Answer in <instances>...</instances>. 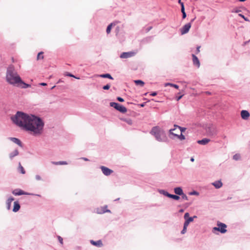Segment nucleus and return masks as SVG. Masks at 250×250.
Listing matches in <instances>:
<instances>
[{
	"label": "nucleus",
	"instance_id": "nucleus-1",
	"mask_svg": "<svg viewBox=\"0 0 250 250\" xmlns=\"http://www.w3.org/2000/svg\"><path fill=\"white\" fill-rule=\"evenodd\" d=\"M11 120L14 124L34 135H39L42 132L43 123L40 118L34 115L18 111L11 117Z\"/></svg>",
	"mask_w": 250,
	"mask_h": 250
},
{
	"label": "nucleus",
	"instance_id": "nucleus-2",
	"mask_svg": "<svg viewBox=\"0 0 250 250\" xmlns=\"http://www.w3.org/2000/svg\"><path fill=\"white\" fill-rule=\"evenodd\" d=\"M6 80L7 82L14 86H19L21 79L15 69L13 65H10L7 68Z\"/></svg>",
	"mask_w": 250,
	"mask_h": 250
},
{
	"label": "nucleus",
	"instance_id": "nucleus-3",
	"mask_svg": "<svg viewBox=\"0 0 250 250\" xmlns=\"http://www.w3.org/2000/svg\"><path fill=\"white\" fill-rule=\"evenodd\" d=\"M151 133L154 135L156 139L159 141H165L167 138L164 131L159 127L155 126L152 128Z\"/></svg>",
	"mask_w": 250,
	"mask_h": 250
},
{
	"label": "nucleus",
	"instance_id": "nucleus-4",
	"mask_svg": "<svg viewBox=\"0 0 250 250\" xmlns=\"http://www.w3.org/2000/svg\"><path fill=\"white\" fill-rule=\"evenodd\" d=\"M218 227H214L212 229V231L215 232V231H219L222 233H224L227 232V225L224 223L221 222H217Z\"/></svg>",
	"mask_w": 250,
	"mask_h": 250
},
{
	"label": "nucleus",
	"instance_id": "nucleus-5",
	"mask_svg": "<svg viewBox=\"0 0 250 250\" xmlns=\"http://www.w3.org/2000/svg\"><path fill=\"white\" fill-rule=\"evenodd\" d=\"M110 105L121 113H124L127 111V109L125 107L118 103L111 102L110 103Z\"/></svg>",
	"mask_w": 250,
	"mask_h": 250
},
{
	"label": "nucleus",
	"instance_id": "nucleus-6",
	"mask_svg": "<svg viewBox=\"0 0 250 250\" xmlns=\"http://www.w3.org/2000/svg\"><path fill=\"white\" fill-rule=\"evenodd\" d=\"M136 53L134 51L123 52L120 55V57L122 59H127L134 56Z\"/></svg>",
	"mask_w": 250,
	"mask_h": 250
},
{
	"label": "nucleus",
	"instance_id": "nucleus-7",
	"mask_svg": "<svg viewBox=\"0 0 250 250\" xmlns=\"http://www.w3.org/2000/svg\"><path fill=\"white\" fill-rule=\"evenodd\" d=\"M191 25L190 23H188L185 24L180 29V32H181V34L184 35V34L187 33L189 31V30L191 27Z\"/></svg>",
	"mask_w": 250,
	"mask_h": 250
},
{
	"label": "nucleus",
	"instance_id": "nucleus-8",
	"mask_svg": "<svg viewBox=\"0 0 250 250\" xmlns=\"http://www.w3.org/2000/svg\"><path fill=\"white\" fill-rule=\"evenodd\" d=\"M101 169L104 175L109 176L113 173V170L104 166H101Z\"/></svg>",
	"mask_w": 250,
	"mask_h": 250
},
{
	"label": "nucleus",
	"instance_id": "nucleus-9",
	"mask_svg": "<svg viewBox=\"0 0 250 250\" xmlns=\"http://www.w3.org/2000/svg\"><path fill=\"white\" fill-rule=\"evenodd\" d=\"M12 193L15 195H29L24 191L20 189H15L12 191Z\"/></svg>",
	"mask_w": 250,
	"mask_h": 250
},
{
	"label": "nucleus",
	"instance_id": "nucleus-10",
	"mask_svg": "<svg viewBox=\"0 0 250 250\" xmlns=\"http://www.w3.org/2000/svg\"><path fill=\"white\" fill-rule=\"evenodd\" d=\"M173 131H174V129H170L169 130V133L174 136H175L177 137L179 140H184L185 139V137L184 135L182 134V133H181L180 135H178L175 133L173 132Z\"/></svg>",
	"mask_w": 250,
	"mask_h": 250
},
{
	"label": "nucleus",
	"instance_id": "nucleus-11",
	"mask_svg": "<svg viewBox=\"0 0 250 250\" xmlns=\"http://www.w3.org/2000/svg\"><path fill=\"white\" fill-rule=\"evenodd\" d=\"M192 57L193 64L195 65H196L197 67H199L200 65V63L198 58L194 54L192 55Z\"/></svg>",
	"mask_w": 250,
	"mask_h": 250
},
{
	"label": "nucleus",
	"instance_id": "nucleus-12",
	"mask_svg": "<svg viewBox=\"0 0 250 250\" xmlns=\"http://www.w3.org/2000/svg\"><path fill=\"white\" fill-rule=\"evenodd\" d=\"M241 116L242 119L247 120L250 116V113L247 110H242L241 112Z\"/></svg>",
	"mask_w": 250,
	"mask_h": 250
},
{
	"label": "nucleus",
	"instance_id": "nucleus-13",
	"mask_svg": "<svg viewBox=\"0 0 250 250\" xmlns=\"http://www.w3.org/2000/svg\"><path fill=\"white\" fill-rule=\"evenodd\" d=\"M164 194L165 195L176 200H178L180 199V197L178 195L170 194L167 192L164 191Z\"/></svg>",
	"mask_w": 250,
	"mask_h": 250
},
{
	"label": "nucleus",
	"instance_id": "nucleus-14",
	"mask_svg": "<svg viewBox=\"0 0 250 250\" xmlns=\"http://www.w3.org/2000/svg\"><path fill=\"white\" fill-rule=\"evenodd\" d=\"M90 243L94 246L101 247L103 246V243L101 240H98L97 241H94L93 240L90 241Z\"/></svg>",
	"mask_w": 250,
	"mask_h": 250
},
{
	"label": "nucleus",
	"instance_id": "nucleus-15",
	"mask_svg": "<svg viewBox=\"0 0 250 250\" xmlns=\"http://www.w3.org/2000/svg\"><path fill=\"white\" fill-rule=\"evenodd\" d=\"M210 141V139H207V138H204L201 140H199L197 141V143L199 144L202 145H205L207 144L208 143H209Z\"/></svg>",
	"mask_w": 250,
	"mask_h": 250
},
{
	"label": "nucleus",
	"instance_id": "nucleus-16",
	"mask_svg": "<svg viewBox=\"0 0 250 250\" xmlns=\"http://www.w3.org/2000/svg\"><path fill=\"white\" fill-rule=\"evenodd\" d=\"M20 208V205L18 202H14V208L13 209V211L14 212H17L18 211Z\"/></svg>",
	"mask_w": 250,
	"mask_h": 250
},
{
	"label": "nucleus",
	"instance_id": "nucleus-17",
	"mask_svg": "<svg viewBox=\"0 0 250 250\" xmlns=\"http://www.w3.org/2000/svg\"><path fill=\"white\" fill-rule=\"evenodd\" d=\"M14 200V199L13 197H10L7 199L6 201V207L7 209L9 210L10 209L11 204Z\"/></svg>",
	"mask_w": 250,
	"mask_h": 250
},
{
	"label": "nucleus",
	"instance_id": "nucleus-18",
	"mask_svg": "<svg viewBox=\"0 0 250 250\" xmlns=\"http://www.w3.org/2000/svg\"><path fill=\"white\" fill-rule=\"evenodd\" d=\"M174 192L177 195L183 194V191L182 189L180 187H177L174 188Z\"/></svg>",
	"mask_w": 250,
	"mask_h": 250
},
{
	"label": "nucleus",
	"instance_id": "nucleus-19",
	"mask_svg": "<svg viewBox=\"0 0 250 250\" xmlns=\"http://www.w3.org/2000/svg\"><path fill=\"white\" fill-rule=\"evenodd\" d=\"M212 185L216 188H219L222 186V183L221 181H215L212 183Z\"/></svg>",
	"mask_w": 250,
	"mask_h": 250
},
{
	"label": "nucleus",
	"instance_id": "nucleus-20",
	"mask_svg": "<svg viewBox=\"0 0 250 250\" xmlns=\"http://www.w3.org/2000/svg\"><path fill=\"white\" fill-rule=\"evenodd\" d=\"M97 76L101 77V78H108L111 80L113 79V77L109 74H101V75H97Z\"/></svg>",
	"mask_w": 250,
	"mask_h": 250
},
{
	"label": "nucleus",
	"instance_id": "nucleus-21",
	"mask_svg": "<svg viewBox=\"0 0 250 250\" xmlns=\"http://www.w3.org/2000/svg\"><path fill=\"white\" fill-rule=\"evenodd\" d=\"M10 139L14 143H15L17 144V145H18L19 146H21V142L19 139L16 138H11Z\"/></svg>",
	"mask_w": 250,
	"mask_h": 250
},
{
	"label": "nucleus",
	"instance_id": "nucleus-22",
	"mask_svg": "<svg viewBox=\"0 0 250 250\" xmlns=\"http://www.w3.org/2000/svg\"><path fill=\"white\" fill-rule=\"evenodd\" d=\"M174 127V128L173 129H174V131L176 130L177 128H178L180 130L181 133L184 132L186 130V128L181 127L176 125H175Z\"/></svg>",
	"mask_w": 250,
	"mask_h": 250
},
{
	"label": "nucleus",
	"instance_id": "nucleus-23",
	"mask_svg": "<svg viewBox=\"0 0 250 250\" xmlns=\"http://www.w3.org/2000/svg\"><path fill=\"white\" fill-rule=\"evenodd\" d=\"M134 82L136 85H139L142 87L145 84V83L143 81H142V80H134Z\"/></svg>",
	"mask_w": 250,
	"mask_h": 250
},
{
	"label": "nucleus",
	"instance_id": "nucleus-24",
	"mask_svg": "<svg viewBox=\"0 0 250 250\" xmlns=\"http://www.w3.org/2000/svg\"><path fill=\"white\" fill-rule=\"evenodd\" d=\"M19 86H20L22 88H26L30 87V85L25 83L21 80V82H20V85Z\"/></svg>",
	"mask_w": 250,
	"mask_h": 250
},
{
	"label": "nucleus",
	"instance_id": "nucleus-25",
	"mask_svg": "<svg viewBox=\"0 0 250 250\" xmlns=\"http://www.w3.org/2000/svg\"><path fill=\"white\" fill-rule=\"evenodd\" d=\"M52 164L55 165H66L67 163L66 161L53 162Z\"/></svg>",
	"mask_w": 250,
	"mask_h": 250
},
{
	"label": "nucleus",
	"instance_id": "nucleus-26",
	"mask_svg": "<svg viewBox=\"0 0 250 250\" xmlns=\"http://www.w3.org/2000/svg\"><path fill=\"white\" fill-rule=\"evenodd\" d=\"M19 154V151L17 149H15L13 152L11 153L9 155V157L11 159H12L14 157L17 156Z\"/></svg>",
	"mask_w": 250,
	"mask_h": 250
},
{
	"label": "nucleus",
	"instance_id": "nucleus-27",
	"mask_svg": "<svg viewBox=\"0 0 250 250\" xmlns=\"http://www.w3.org/2000/svg\"><path fill=\"white\" fill-rule=\"evenodd\" d=\"M165 86H167V85H170V86L173 87L176 89H178V88H179V86L178 85L171 83H165Z\"/></svg>",
	"mask_w": 250,
	"mask_h": 250
},
{
	"label": "nucleus",
	"instance_id": "nucleus-28",
	"mask_svg": "<svg viewBox=\"0 0 250 250\" xmlns=\"http://www.w3.org/2000/svg\"><path fill=\"white\" fill-rule=\"evenodd\" d=\"M19 169L22 174H25V171L23 167L21 165V163H19Z\"/></svg>",
	"mask_w": 250,
	"mask_h": 250
},
{
	"label": "nucleus",
	"instance_id": "nucleus-29",
	"mask_svg": "<svg viewBox=\"0 0 250 250\" xmlns=\"http://www.w3.org/2000/svg\"><path fill=\"white\" fill-rule=\"evenodd\" d=\"M43 52H40V53H38V56H37V58L38 60H42L43 59Z\"/></svg>",
	"mask_w": 250,
	"mask_h": 250
},
{
	"label": "nucleus",
	"instance_id": "nucleus-30",
	"mask_svg": "<svg viewBox=\"0 0 250 250\" xmlns=\"http://www.w3.org/2000/svg\"><path fill=\"white\" fill-rule=\"evenodd\" d=\"M113 24V23H111L109 25H108V26H107V29H106V32L107 34H109L110 32Z\"/></svg>",
	"mask_w": 250,
	"mask_h": 250
},
{
	"label": "nucleus",
	"instance_id": "nucleus-31",
	"mask_svg": "<svg viewBox=\"0 0 250 250\" xmlns=\"http://www.w3.org/2000/svg\"><path fill=\"white\" fill-rule=\"evenodd\" d=\"M240 156L238 154H236L234 155L233 157V159H234L235 160H239L240 159Z\"/></svg>",
	"mask_w": 250,
	"mask_h": 250
},
{
	"label": "nucleus",
	"instance_id": "nucleus-32",
	"mask_svg": "<svg viewBox=\"0 0 250 250\" xmlns=\"http://www.w3.org/2000/svg\"><path fill=\"white\" fill-rule=\"evenodd\" d=\"M238 15H239V16H240V17H242V18H243L245 21H250L247 18H246L242 14H239Z\"/></svg>",
	"mask_w": 250,
	"mask_h": 250
},
{
	"label": "nucleus",
	"instance_id": "nucleus-33",
	"mask_svg": "<svg viewBox=\"0 0 250 250\" xmlns=\"http://www.w3.org/2000/svg\"><path fill=\"white\" fill-rule=\"evenodd\" d=\"M110 87V85L109 84H106V85H104L103 86V88L104 90H108Z\"/></svg>",
	"mask_w": 250,
	"mask_h": 250
},
{
	"label": "nucleus",
	"instance_id": "nucleus-34",
	"mask_svg": "<svg viewBox=\"0 0 250 250\" xmlns=\"http://www.w3.org/2000/svg\"><path fill=\"white\" fill-rule=\"evenodd\" d=\"M58 239L59 241L60 242V243L62 245H63V239L62 237H61L60 236H58Z\"/></svg>",
	"mask_w": 250,
	"mask_h": 250
},
{
	"label": "nucleus",
	"instance_id": "nucleus-35",
	"mask_svg": "<svg viewBox=\"0 0 250 250\" xmlns=\"http://www.w3.org/2000/svg\"><path fill=\"white\" fill-rule=\"evenodd\" d=\"M181 195H182V197L183 199H185L186 200H188V198L186 194L183 193V194H182Z\"/></svg>",
	"mask_w": 250,
	"mask_h": 250
},
{
	"label": "nucleus",
	"instance_id": "nucleus-36",
	"mask_svg": "<svg viewBox=\"0 0 250 250\" xmlns=\"http://www.w3.org/2000/svg\"><path fill=\"white\" fill-rule=\"evenodd\" d=\"M187 227H184L183 230L181 231L182 234H185L187 231Z\"/></svg>",
	"mask_w": 250,
	"mask_h": 250
},
{
	"label": "nucleus",
	"instance_id": "nucleus-37",
	"mask_svg": "<svg viewBox=\"0 0 250 250\" xmlns=\"http://www.w3.org/2000/svg\"><path fill=\"white\" fill-rule=\"evenodd\" d=\"M189 223L186 220L185 223H184V227H188V226Z\"/></svg>",
	"mask_w": 250,
	"mask_h": 250
},
{
	"label": "nucleus",
	"instance_id": "nucleus-38",
	"mask_svg": "<svg viewBox=\"0 0 250 250\" xmlns=\"http://www.w3.org/2000/svg\"><path fill=\"white\" fill-rule=\"evenodd\" d=\"M189 223H190L193 221V218L192 217H188L187 219H186Z\"/></svg>",
	"mask_w": 250,
	"mask_h": 250
},
{
	"label": "nucleus",
	"instance_id": "nucleus-39",
	"mask_svg": "<svg viewBox=\"0 0 250 250\" xmlns=\"http://www.w3.org/2000/svg\"><path fill=\"white\" fill-rule=\"evenodd\" d=\"M181 12H182V13H184V12H185V7H184V3H182V6H181Z\"/></svg>",
	"mask_w": 250,
	"mask_h": 250
},
{
	"label": "nucleus",
	"instance_id": "nucleus-40",
	"mask_svg": "<svg viewBox=\"0 0 250 250\" xmlns=\"http://www.w3.org/2000/svg\"><path fill=\"white\" fill-rule=\"evenodd\" d=\"M189 213H188V212L186 213L185 214V215H184V218H185V219L186 220V219H187L188 217H189Z\"/></svg>",
	"mask_w": 250,
	"mask_h": 250
},
{
	"label": "nucleus",
	"instance_id": "nucleus-41",
	"mask_svg": "<svg viewBox=\"0 0 250 250\" xmlns=\"http://www.w3.org/2000/svg\"><path fill=\"white\" fill-rule=\"evenodd\" d=\"M117 100L120 102H123L124 101V100L122 98L120 97L117 98Z\"/></svg>",
	"mask_w": 250,
	"mask_h": 250
},
{
	"label": "nucleus",
	"instance_id": "nucleus-42",
	"mask_svg": "<svg viewBox=\"0 0 250 250\" xmlns=\"http://www.w3.org/2000/svg\"><path fill=\"white\" fill-rule=\"evenodd\" d=\"M183 95H182L180 96H178V97H176V100L177 101H179L181 98L182 97H183Z\"/></svg>",
	"mask_w": 250,
	"mask_h": 250
},
{
	"label": "nucleus",
	"instance_id": "nucleus-43",
	"mask_svg": "<svg viewBox=\"0 0 250 250\" xmlns=\"http://www.w3.org/2000/svg\"><path fill=\"white\" fill-rule=\"evenodd\" d=\"M152 28V26H150L148 28H147L146 29V32H148V31H149Z\"/></svg>",
	"mask_w": 250,
	"mask_h": 250
},
{
	"label": "nucleus",
	"instance_id": "nucleus-44",
	"mask_svg": "<svg viewBox=\"0 0 250 250\" xmlns=\"http://www.w3.org/2000/svg\"><path fill=\"white\" fill-rule=\"evenodd\" d=\"M200 47H201L200 46H197V53H199L200 52Z\"/></svg>",
	"mask_w": 250,
	"mask_h": 250
},
{
	"label": "nucleus",
	"instance_id": "nucleus-45",
	"mask_svg": "<svg viewBox=\"0 0 250 250\" xmlns=\"http://www.w3.org/2000/svg\"><path fill=\"white\" fill-rule=\"evenodd\" d=\"M182 17H183V19L186 18V12L182 13Z\"/></svg>",
	"mask_w": 250,
	"mask_h": 250
},
{
	"label": "nucleus",
	"instance_id": "nucleus-46",
	"mask_svg": "<svg viewBox=\"0 0 250 250\" xmlns=\"http://www.w3.org/2000/svg\"><path fill=\"white\" fill-rule=\"evenodd\" d=\"M157 95V93L154 92H153L152 93L150 94V95L152 96H156Z\"/></svg>",
	"mask_w": 250,
	"mask_h": 250
},
{
	"label": "nucleus",
	"instance_id": "nucleus-47",
	"mask_svg": "<svg viewBox=\"0 0 250 250\" xmlns=\"http://www.w3.org/2000/svg\"><path fill=\"white\" fill-rule=\"evenodd\" d=\"M126 122L128 124H131L132 123V121L131 120H128L127 121H126Z\"/></svg>",
	"mask_w": 250,
	"mask_h": 250
},
{
	"label": "nucleus",
	"instance_id": "nucleus-48",
	"mask_svg": "<svg viewBox=\"0 0 250 250\" xmlns=\"http://www.w3.org/2000/svg\"><path fill=\"white\" fill-rule=\"evenodd\" d=\"M67 75L68 76H70V77H72L76 78L74 75H73L72 74H68Z\"/></svg>",
	"mask_w": 250,
	"mask_h": 250
},
{
	"label": "nucleus",
	"instance_id": "nucleus-49",
	"mask_svg": "<svg viewBox=\"0 0 250 250\" xmlns=\"http://www.w3.org/2000/svg\"><path fill=\"white\" fill-rule=\"evenodd\" d=\"M178 3H180L181 4V6H182V3H183V2H182L181 1V0H178Z\"/></svg>",
	"mask_w": 250,
	"mask_h": 250
},
{
	"label": "nucleus",
	"instance_id": "nucleus-50",
	"mask_svg": "<svg viewBox=\"0 0 250 250\" xmlns=\"http://www.w3.org/2000/svg\"><path fill=\"white\" fill-rule=\"evenodd\" d=\"M40 84L42 85H43V86L47 85V84L46 83H41Z\"/></svg>",
	"mask_w": 250,
	"mask_h": 250
},
{
	"label": "nucleus",
	"instance_id": "nucleus-51",
	"mask_svg": "<svg viewBox=\"0 0 250 250\" xmlns=\"http://www.w3.org/2000/svg\"><path fill=\"white\" fill-rule=\"evenodd\" d=\"M190 161H191V162H194V159L193 158H191L190 159Z\"/></svg>",
	"mask_w": 250,
	"mask_h": 250
},
{
	"label": "nucleus",
	"instance_id": "nucleus-52",
	"mask_svg": "<svg viewBox=\"0 0 250 250\" xmlns=\"http://www.w3.org/2000/svg\"><path fill=\"white\" fill-rule=\"evenodd\" d=\"M83 159L84 161H88V160L86 158H83Z\"/></svg>",
	"mask_w": 250,
	"mask_h": 250
},
{
	"label": "nucleus",
	"instance_id": "nucleus-53",
	"mask_svg": "<svg viewBox=\"0 0 250 250\" xmlns=\"http://www.w3.org/2000/svg\"><path fill=\"white\" fill-rule=\"evenodd\" d=\"M144 105H144V104H140V106H141V107H143V106H144Z\"/></svg>",
	"mask_w": 250,
	"mask_h": 250
},
{
	"label": "nucleus",
	"instance_id": "nucleus-54",
	"mask_svg": "<svg viewBox=\"0 0 250 250\" xmlns=\"http://www.w3.org/2000/svg\"><path fill=\"white\" fill-rule=\"evenodd\" d=\"M241 2H243V1H246V0H239Z\"/></svg>",
	"mask_w": 250,
	"mask_h": 250
},
{
	"label": "nucleus",
	"instance_id": "nucleus-55",
	"mask_svg": "<svg viewBox=\"0 0 250 250\" xmlns=\"http://www.w3.org/2000/svg\"><path fill=\"white\" fill-rule=\"evenodd\" d=\"M184 211V210L183 209H181V210H180V212H183Z\"/></svg>",
	"mask_w": 250,
	"mask_h": 250
},
{
	"label": "nucleus",
	"instance_id": "nucleus-56",
	"mask_svg": "<svg viewBox=\"0 0 250 250\" xmlns=\"http://www.w3.org/2000/svg\"><path fill=\"white\" fill-rule=\"evenodd\" d=\"M37 178L38 179H40V177H39V176H37Z\"/></svg>",
	"mask_w": 250,
	"mask_h": 250
},
{
	"label": "nucleus",
	"instance_id": "nucleus-57",
	"mask_svg": "<svg viewBox=\"0 0 250 250\" xmlns=\"http://www.w3.org/2000/svg\"><path fill=\"white\" fill-rule=\"evenodd\" d=\"M196 217H197V216H194L192 218H196Z\"/></svg>",
	"mask_w": 250,
	"mask_h": 250
},
{
	"label": "nucleus",
	"instance_id": "nucleus-58",
	"mask_svg": "<svg viewBox=\"0 0 250 250\" xmlns=\"http://www.w3.org/2000/svg\"><path fill=\"white\" fill-rule=\"evenodd\" d=\"M191 194H196V192H193V193H191Z\"/></svg>",
	"mask_w": 250,
	"mask_h": 250
},
{
	"label": "nucleus",
	"instance_id": "nucleus-59",
	"mask_svg": "<svg viewBox=\"0 0 250 250\" xmlns=\"http://www.w3.org/2000/svg\"><path fill=\"white\" fill-rule=\"evenodd\" d=\"M55 87V86H53L51 89H53Z\"/></svg>",
	"mask_w": 250,
	"mask_h": 250
},
{
	"label": "nucleus",
	"instance_id": "nucleus-60",
	"mask_svg": "<svg viewBox=\"0 0 250 250\" xmlns=\"http://www.w3.org/2000/svg\"><path fill=\"white\" fill-rule=\"evenodd\" d=\"M239 11L236 10V12H238Z\"/></svg>",
	"mask_w": 250,
	"mask_h": 250
}]
</instances>
